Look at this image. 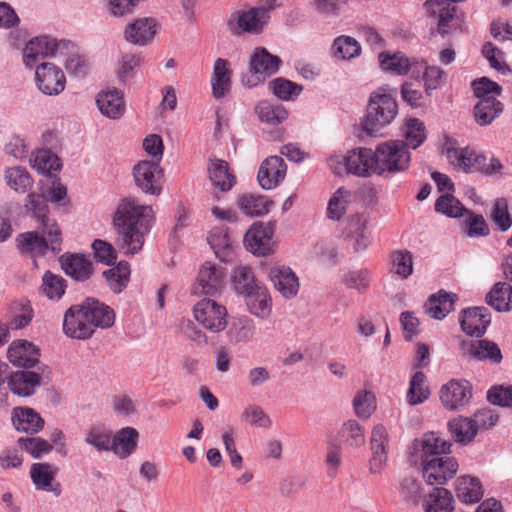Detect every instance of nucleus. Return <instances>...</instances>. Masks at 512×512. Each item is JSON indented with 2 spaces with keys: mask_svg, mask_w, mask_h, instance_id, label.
<instances>
[{
  "mask_svg": "<svg viewBox=\"0 0 512 512\" xmlns=\"http://www.w3.org/2000/svg\"><path fill=\"white\" fill-rule=\"evenodd\" d=\"M154 222L151 206L141 205L134 198L122 199L113 214L115 243L125 255L139 253Z\"/></svg>",
  "mask_w": 512,
  "mask_h": 512,
  "instance_id": "nucleus-1",
  "label": "nucleus"
},
{
  "mask_svg": "<svg viewBox=\"0 0 512 512\" xmlns=\"http://www.w3.org/2000/svg\"><path fill=\"white\" fill-rule=\"evenodd\" d=\"M38 231H28L17 235L16 247L23 255L30 257L44 256L48 251L58 254L62 250V231L56 220H43Z\"/></svg>",
  "mask_w": 512,
  "mask_h": 512,
  "instance_id": "nucleus-2",
  "label": "nucleus"
},
{
  "mask_svg": "<svg viewBox=\"0 0 512 512\" xmlns=\"http://www.w3.org/2000/svg\"><path fill=\"white\" fill-rule=\"evenodd\" d=\"M374 151V174L390 177L408 170L411 155L403 140H387L379 143Z\"/></svg>",
  "mask_w": 512,
  "mask_h": 512,
  "instance_id": "nucleus-3",
  "label": "nucleus"
},
{
  "mask_svg": "<svg viewBox=\"0 0 512 512\" xmlns=\"http://www.w3.org/2000/svg\"><path fill=\"white\" fill-rule=\"evenodd\" d=\"M398 112L395 99L379 88L370 95L367 114L362 121V128L371 137L389 125Z\"/></svg>",
  "mask_w": 512,
  "mask_h": 512,
  "instance_id": "nucleus-4",
  "label": "nucleus"
},
{
  "mask_svg": "<svg viewBox=\"0 0 512 512\" xmlns=\"http://www.w3.org/2000/svg\"><path fill=\"white\" fill-rule=\"evenodd\" d=\"M34 355L8 354V359L13 365L24 368V370L12 372L6 378L10 391L17 396L30 397L42 384L41 375L29 370L38 363V359Z\"/></svg>",
  "mask_w": 512,
  "mask_h": 512,
  "instance_id": "nucleus-5",
  "label": "nucleus"
},
{
  "mask_svg": "<svg viewBox=\"0 0 512 512\" xmlns=\"http://www.w3.org/2000/svg\"><path fill=\"white\" fill-rule=\"evenodd\" d=\"M270 18V8L251 7L248 10L235 11L227 20V27L234 36L244 33L259 34Z\"/></svg>",
  "mask_w": 512,
  "mask_h": 512,
  "instance_id": "nucleus-6",
  "label": "nucleus"
},
{
  "mask_svg": "<svg viewBox=\"0 0 512 512\" xmlns=\"http://www.w3.org/2000/svg\"><path fill=\"white\" fill-rule=\"evenodd\" d=\"M472 396L473 387L466 379H451L439 390L441 404L449 411L464 409L469 405Z\"/></svg>",
  "mask_w": 512,
  "mask_h": 512,
  "instance_id": "nucleus-7",
  "label": "nucleus"
},
{
  "mask_svg": "<svg viewBox=\"0 0 512 512\" xmlns=\"http://www.w3.org/2000/svg\"><path fill=\"white\" fill-rule=\"evenodd\" d=\"M193 314L199 324L213 332H220L227 325L226 307L213 299L204 298L197 302Z\"/></svg>",
  "mask_w": 512,
  "mask_h": 512,
  "instance_id": "nucleus-8",
  "label": "nucleus"
},
{
  "mask_svg": "<svg viewBox=\"0 0 512 512\" xmlns=\"http://www.w3.org/2000/svg\"><path fill=\"white\" fill-rule=\"evenodd\" d=\"M458 468L457 460L451 456L433 457L422 461L423 478L431 486L444 485L456 475Z\"/></svg>",
  "mask_w": 512,
  "mask_h": 512,
  "instance_id": "nucleus-9",
  "label": "nucleus"
},
{
  "mask_svg": "<svg viewBox=\"0 0 512 512\" xmlns=\"http://www.w3.org/2000/svg\"><path fill=\"white\" fill-rule=\"evenodd\" d=\"M135 184L144 193L159 195L162 191L163 170L154 160L139 161L133 167Z\"/></svg>",
  "mask_w": 512,
  "mask_h": 512,
  "instance_id": "nucleus-10",
  "label": "nucleus"
},
{
  "mask_svg": "<svg viewBox=\"0 0 512 512\" xmlns=\"http://www.w3.org/2000/svg\"><path fill=\"white\" fill-rule=\"evenodd\" d=\"M95 327L88 318L83 302L72 305L64 314V333L74 339L85 340L90 338Z\"/></svg>",
  "mask_w": 512,
  "mask_h": 512,
  "instance_id": "nucleus-11",
  "label": "nucleus"
},
{
  "mask_svg": "<svg viewBox=\"0 0 512 512\" xmlns=\"http://www.w3.org/2000/svg\"><path fill=\"white\" fill-rule=\"evenodd\" d=\"M280 63V58L270 54L267 49L256 48L249 63L253 75L248 80L243 79V83L249 87L256 86L259 81L278 72Z\"/></svg>",
  "mask_w": 512,
  "mask_h": 512,
  "instance_id": "nucleus-12",
  "label": "nucleus"
},
{
  "mask_svg": "<svg viewBox=\"0 0 512 512\" xmlns=\"http://www.w3.org/2000/svg\"><path fill=\"white\" fill-rule=\"evenodd\" d=\"M274 226L271 223H254L244 235L245 248L257 256H266L273 252Z\"/></svg>",
  "mask_w": 512,
  "mask_h": 512,
  "instance_id": "nucleus-13",
  "label": "nucleus"
},
{
  "mask_svg": "<svg viewBox=\"0 0 512 512\" xmlns=\"http://www.w3.org/2000/svg\"><path fill=\"white\" fill-rule=\"evenodd\" d=\"M225 277V271L221 266L207 261L198 270L195 292L210 296L217 295L225 285Z\"/></svg>",
  "mask_w": 512,
  "mask_h": 512,
  "instance_id": "nucleus-14",
  "label": "nucleus"
},
{
  "mask_svg": "<svg viewBox=\"0 0 512 512\" xmlns=\"http://www.w3.org/2000/svg\"><path fill=\"white\" fill-rule=\"evenodd\" d=\"M35 82L37 88L45 95H59L66 86L63 71L53 63L44 62L36 67Z\"/></svg>",
  "mask_w": 512,
  "mask_h": 512,
  "instance_id": "nucleus-15",
  "label": "nucleus"
},
{
  "mask_svg": "<svg viewBox=\"0 0 512 512\" xmlns=\"http://www.w3.org/2000/svg\"><path fill=\"white\" fill-rule=\"evenodd\" d=\"M389 446V433L383 424H377L373 427L370 437V449L372 456L369 460L370 472L378 474L384 467Z\"/></svg>",
  "mask_w": 512,
  "mask_h": 512,
  "instance_id": "nucleus-16",
  "label": "nucleus"
},
{
  "mask_svg": "<svg viewBox=\"0 0 512 512\" xmlns=\"http://www.w3.org/2000/svg\"><path fill=\"white\" fill-rule=\"evenodd\" d=\"M158 29L154 18L142 17L134 19L124 30V38L129 43L145 46L152 42Z\"/></svg>",
  "mask_w": 512,
  "mask_h": 512,
  "instance_id": "nucleus-17",
  "label": "nucleus"
},
{
  "mask_svg": "<svg viewBox=\"0 0 512 512\" xmlns=\"http://www.w3.org/2000/svg\"><path fill=\"white\" fill-rule=\"evenodd\" d=\"M286 163L279 156H270L260 165L257 179L259 185L266 190L277 187L285 178Z\"/></svg>",
  "mask_w": 512,
  "mask_h": 512,
  "instance_id": "nucleus-18",
  "label": "nucleus"
},
{
  "mask_svg": "<svg viewBox=\"0 0 512 512\" xmlns=\"http://www.w3.org/2000/svg\"><path fill=\"white\" fill-rule=\"evenodd\" d=\"M269 278L274 288L285 299H292L297 295L300 287L299 279L290 267H272L269 271Z\"/></svg>",
  "mask_w": 512,
  "mask_h": 512,
  "instance_id": "nucleus-19",
  "label": "nucleus"
},
{
  "mask_svg": "<svg viewBox=\"0 0 512 512\" xmlns=\"http://www.w3.org/2000/svg\"><path fill=\"white\" fill-rule=\"evenodd\" d=\"M491 322V316L485 307H474L462 311L461 329L469 336L481 337Z\"/></svg>",
  "mask_w": 512,
  "mask_h": 512,
  "instance_id": "nucleus-20",
  "label": "nucleus"
},
{
  "mask_svg": "<svg viewBox=\"0 0 512 512\" xmlns=\"http://www.w3.org/2000/svg\"><path fill=\"white\" fill-rule=\"evenodd\" d=\"M57 47V41L48 36H39L30 40L23 52L24 64L33 67L40 59L54 56Z\"/></svg>",
  "mask_w": 512,
  "mask_h": 512,
  "instance_id": "nucleus-21",
  "label": "nucleus"
},
{
  "mask_svg": "<svg viewBox=\"0 0 512 512\" xmlns=\"http://www.w3.org/2000/svg\"><path fill=\"white\" fill-rule=\"evenodd\" d=\"M57 468L49 463H34L30 469V477L37 490L52 492L59 496L61 485L55 481Z\"/></svg>",
  "mask_w": 512,
  "mask_h": 512,
  "instance_id": "nucleus-22",
  "label": "nucleus"
},
{
  "mask_svg": "<svg viewBox=\"0 0 512 512\" xmlns=\"http://www.w3.org/2000/svg\"><path fill=\"white\" fill-rule=\"evenodd\" d=\"M64 272L77 281L89 279L93 273V264L82 254L65 253L60 257Z\"/></svg>",
  "mask_w": 512,
  "mask_h": 512,
  "instance_id": "nucleus-23",
  "label": "nucleus"
},
{
  "mask_svg": "<svg viewBox=\"0 0 512 512\" xmlns=\"http://www.w3.org/2000/svg\"><path fill=\"white\" fill-rule=\"evenodd\" d=\"M346 156L350 174L359 177H368L374 174V151L372 149H353Z\"/></svg>",
  "mask_w": 512,
  "mask_h": 512,
  "instance_id": "nucleus-24",
  "label": "nucleus"
},
{
  "mask_svg": "<svg viewBox=\"0 0 512 512\" xmlns=\"http://www.w3.org/2000/svg\"><path fill=\"white\" fill-rule=\"evenodd\" d=\"M228 60L218 58L214 62L211 76L212 95L215 99L224 98L231 90L232 71Z\"/></svg>",
  "mask_w": 512,
  "mask_h": 512,
  "instance_id": "nucleus-25",
  "label": "nucleus"
},
{
  "mask_svg": "<svg viewBox=\"0 0 512 512\" xmlns=\"http://www.w3.org/2000/svg\"><path fill=\"white\" fill-rule=\"evenodd\" d=\"M83 305L95 328L107 329L113 326L115 312L110 306L94 298L85 299Z\"/></svg>",
  "mask_w": 512,
  "mask_h": 512,
  "instance_id": "nucleus-26",
  "label": "nucleus"
},
{
  "mask_svg": "<svg viewBox=\"0 0 512 512\" xmlns=\"http://www.w3.org/2000/svg\"><path fill=\"white\" fill-rule=\"evenodd\" d=\"M457 299L456 294L440 290L438 293L432 294L425 302V313L434 319L441 320L454 309Z\"/></svg>",
  "mask_w": 512,
  "mask_h": 512,
  "instance_id": "nucleus-27",
  "label": "nucleus"
},
{
  "mask_svg": "<svg viewBox=\"0 0 512 512\" xmlns=\"http://www.w3.org/2000/svg\"><path fill=\"white\" fill-rule=\"evenodd\" d=\"M96 103L102 115L109 119H119L125 112L123 94L116 89L98 93Z\"/></svg>",
  "mask_w": 512,
  "mask_h": 512,
  "instance_id": "nucleus-28",
  "label": "nucleus"
},
{
  "mask_svg": "<svg viewBox=\"0 0 512 512\" xmlns=\"http://www.w3.org/2000/svg\"><path fill=\"white\" fill-rule=\"evenodd\" d=\"M138 431L133 427H124L111 436V449L115 455L124 459L130 456L137 447Z\"/></svg>",
  "mask_w": 512,
  "mask_h": 512,
  "instance_id": "nucleus-29",
  "label": "nucleus"
},
{
  "mask_svg": "<svg viewBox=\"0 0 512 512\" xmlns=\"http://www.w3.org/2000/svg\"><path fill=\"white\" fill-rule=\"evenodd\" d=\"M226 336L228 342L233 345L249 342L255 333V325L252 319L242 316L233 317L227 321Z\"/></svg>",
  "mask_w": 512,
  "mask_h": 512,
  "instance_id": "nucleus-30",
  "label": "nucleus"
},
{
  "mask_svg": "<svg viewBox=\"0 0 512 512\" xmlns=\"http://www.w3.org/2000/svg\"><path fill=\"white\" fill-rule=\"evenodd\" d=\"M12 421L18 431L31 434L39 432L44 426L40 414L28 407L15 408Z\"/></svg>",
  "mask_w": 512,
  "mask_h": 512,
  "instance_id": "nucleus-31",
  "label": "nucleus"
},
{
  "mask_svg": "<svg viewBox=\"0 0 512 512\" xmlns=\"http://www.w3.org/2000/svg\"><path fill=\"white\" fill-rule=\"evenodd\" d=\"M455 492L459 501L466 504L477 503L483 497V489L480 480L471 476L458 477Z\"/></svg>",
  "mask_w": 512,
  "mask_h": 512,
  "instance_id": "nucleus-32",
  "label": "nucleus"
},
{
  "mask_svg": "<svg viewBox=\"0 0 512 512\" xmlns=\"http://www.w3.org/2000/svg\"><path fill=\"white\" fill-rule=\"evenodd\" d=\"M208 171L212 185L220 191H229L234 186L235 176L229 171V165L226 161L221 159L210 160Z\"/></svg>",
  "mask_w": 512,
  "mask_h": 512,
  "instance_id": "nucleus-33",
  "label": "nucleus"
},
{
  "mask_svg": "<svg viewBox=\"0 0 512 512\" xmlns=\"http://www.w3.org/2000/svg\"><path fill=\"white\" fill-rule=\"evenodd\" d=\"M112 431L104 424H93L84 432V442L95 451L102 453L111 449Z\"/></svg>",
  "mask_w": 512,
  "mask_h": 512,
  "instance_id": "nucleus-34",
  "label": "nucleus"
},
{
  "mask_svg": "<svg viewBox=\"0 0 512 512\" xmlns=\"http://www.w3.org/2000/svg\"><path fill=\"white\" fill-rule=\"evenodd\" d=\"M503 111V104L496 97L479 99L474 106V117L477 124L486 126L497 118Z\"/></svg>",
  "mask_w": 512,
  "mask_h": 512,
  "instance_id": "nucleus-35",
  "label": "nucleus"
},
{
  "mask_svg": "<svg viewBox=\"0 0 512 512\" xmlns=\"http://www.w3.org/2000/svg\"><path fill=\"white\" fill-rule=\"evenodd\" d=\"M249 311L257 317L265 318L271 312V298L266 287L258 286L246 296Z\"/></svg>",
  "mask_w": 512,
  "mask_h": 512,
  "instance_id": "nucleus-36",
  "label": "nucleus"
},
{
  "mask_svg": "<svg viewBox=\"0 0 512 512\" xmlns=\"http://www.w3.org/2000/svg\"><path fill=\"white\" fill-rule=\"evenodd\" d=\"M237 204L244 214L253 217L267 214L273 202L263 195L243 194L239 196Z\"/></svg>",
  "mask_w": 512,
  "mask_h": 512,
  "instance_id": "nucleus-37",
  "label": "nucleus"
},
{
  "mask_svg": "<svg viewBox=\"0 0 512 512\" xmlns=\"http://www.w3.org/2000/svg\"><path fill=\"white\" fill-rule=\"evenodd\" d=\"M448 428L457 442L470 443L477 435V427L472 417L459 416L448 422Z\"/></svg>",
  "mask_w": 512,
  "mask_h": 512,
  "instance_id": "nucleus-38",
  "label": "nucleus"
},
{
  "mask_svg": "<svg viewBox=\"0 0 512 512\" xmlns=\"http://www.w3.org/2000/svg\"><path fill=\"white\" fill-rule=\"evenodd\" d=\"M207 240L215 255L219 259L227 261L228 257L232 253L231 239L228 235L227 228L214 227L210 231Z\"/></svg>",
  "mask_w": 512,
  "mask_h": 512,
  "instance_id": "nucleus-39",
  "label": "nucleus"
},
{
  "mask_svg": "<svg viewBox=\"0 0 512 512\" xmlns=\"http://www.w3.org/2000/svg\"><path fill=\"white\" fill-rule=\"evenodd\" d=\"M486 302L497 311H508L512 305V286L506 282L496 283L486 295Z\"/></svg>",
  "mask_w": 512,
  "mask_h": 512,
  "instance_id": "nucleus-40",
  "label": "nucleus"
},
{
  "mask_svg": "<svg viewBox=\"0 0 512 512\" xmlns=\"http://www.w3.org/2000/svg\"><path fill=\"white\" fill-rule=\"evenodd\" d=\"M450 448L451 443L434 432L426 433L422 439V451L425 459L448 456Z\"/></svg>",
  "mask_w": 512,
  "mask_h": 512,
  "instance_id": "nucleus-41",
  "label": "nucleus"
},
{
  "mask_svg": "<svg viewBox=\"0 0 512 512\" xmlns=\"http://www.w3.org/2000/svg\"><path fill=\"white\" fill-rule=\"evenodd\" d=\"M108 286L114 293H120L129 282L130 266L125 261H120L116 266L103 272Z\"/></svg>",
  "mask_w": 512,
  "mask_h": 512,
  "instance_id": "nucleus-42",
  "label": "nucleus"
},
{
  "mask_svg": "<svg viewBox=\"0 0 512 512\" xmlns=\"http://www.w3.org/2000/svg\"><path fill=\"white\" fill-rule=\"evenodd\" d=\"M425 512H452L454 510V498L452 493L445 488H436L429 495V500L424 503Z\"/></svg>",
  "mask_w": 512,
  "mask_h": 512,
  "instance_id": "nucleus-43",
  "label": "nucleus"
},
{
  "mask_svg": "<svg viewBox=\"0 0 512 512\" xmlns=\"http://www.w3.org/2000/svg\"><path fill=\"white\" fill-rule=\"evenodd\" d=\"M259 119L269 125H278L288 116L287 110L281 104H274L269 101H261L255 107Z\"/></svg>",
  "mask_w": 512,
  "mask_h": 512,
  "instance_id": "nucleus-44",
  "label": "nucleus"
},
{
  "mask_svg": "<svg viewBox=\"0 0 512 512\" xmlns=\"http://www.w3.org/2000/svg\"><path fill=\"white\" fill-rule=\"evenodd\" d=\"M231 284L235 291L243 296L251 293L252 290L259 286L249 266L235 268L231 276Z\"/></svg>",
  "mask_w": 512,
  "mask_h": 512,
  "instance_id": "nucleus-45",
  "label": "nucleus"
},
{
  "mask_svg": "<svg viewBox=\"0 0 512 512\" xmlns=\"http://www.w3.org/2000/svg\"><path fill=\"white\" fill-rule=\"evenodd\" d=\"M339 436L347 446L354 449L360 448L365 444L364 429L353 419H349L342 424Z\"/></svg>",
  "mask_w": 512,
  "mask_h": 512,
  "instance_id": "nucleus-46",
  "label": "nucleus"
},
{
  "mask_svg": "<svg viewBox=\"0 0 512 512\" xmlns=\"http://www.w3.org/2000/svg\"><path fill=\"white\" fill-rule=\"evenodd\" d=\"M32 167L42 174H49L51 171H58L61 168L60 159L56 154L47 149H38L30 159Z\"/></svg>",
  "mask_w": 512,
  "mask_h": 512,
  "instance_id": "nucleus-47",
  "label": "nucleus"
},
{
  "mask_svg": "<svg viewBox=\"0 0 512 512\" xmlns=\"http://www.w3.org/2000/svg\"><path fill=\"white\" fill-rule=\"evenodd\" d=\"M430 390L426 385V375L417 371L410 379L407 392V401L410 405H417L429 398Z\"/></svg>",
  "mask_w": 512,
  "mask_h": 512,
  "instance_id": "nucleus-48",
  "label": "nucleus"
},
{
  "mask_svg": "<svg viewBox=\"0 0 512 512\" xmlns=\"http://www.w3.org/2000/svg\"><path fill=\"white\" fill-rule=\"evenodd\" d=\"M5 179L10 188L20 193H25L33 185L29 172L19 166L8 168L5 171Z\"/></svg>",
  "mask_w": 512,
  "mask_h": 512,
  "instance_id": "nucleus-49",
  "label": "nucleus"
},
{
  "mask_svg": "<svg viewBox=\"0 0 512 512\" xmlns=\"http://www.w3.org/2000/svg\"><path fill=\"white\" fill-rule=\"evenodd\" d=\"M379 60L384 70L397 75L407 74L411 66L410 60L402 52H397L392 55L381 53Z\"/></svg>",
  "mask_w": 512,
  "mask_h": 512,
  "instance_id": "nucleus-50",
  "label": "nucleus"
},
{
  "mask_svg": "<svg viewBox=\"0 0 512 512\" xmlns=\"http://www.w3.org/2000/svg\"><path fill=\"white\" fill-rule=\"evenodd\" d=\"M476 151L472 148H451L447 150L449 162L458 170L472 172Z\"/></svg>",
  "mask_w": 512,
  "mask_h": 512,
  "instance_id": "nucleus-51",
  "label": "nucleus"
},
{
  "mask_svg": "<svg viewBox=\"0 0 512 512\" xmlns=\"http://www.w3.org/2000/svg\"><path fill=\"white\" fill-rule=\"evenodd\" d=\"M333 53L344 60L352 59L360 54V44L353 37L342 35L334 40Z\"/></svg>",
  "mask_w": 512,
  "mask_h": 512,
  "instance_id": "nucleus-52",
  "label": "nucleus"
},
{
  "mask_svg": "<svg viewBox=\"0 0 512 512\" xmlns=\"http://www.w3.org/2000/svg\"><path fill=\"white\" fill-rule=\"evenodd\" d=\"M466 208L452 194L441 195L435 202V211L448 217L457 218L464 216Z\"/></svg>",
  "mask_w": 512,
  "mask_h": 512,
  "instance_id": "nucleus-53",
  "label": "nucleus"
},
{
  "mask_svg": "<svg viewBox=\"0 0 512 512\" xmlns=\"http://www.w3.org/2000/svg\"><path fill=\"white\" fill-rule=\"evenodd\" d=\"M65 280L50 271H46L42 278L41 290L49 299H60L65 293Z\"/></svg>",
  "mask_w": 512,
  "mask_h": 512,
  "instance_id": "nucleus-54",
  "label": "nucleus"
},
{
  "mask_svg": "<svg viewBox=\"0 0 512 512\" xmlns=\"http://www.w3.org/2000/svg\"><path fill=\"white\" fill-rule=\"evenodd\" d=\"M404 136V143L407 145V149L418 148L426 139V131L423 122L416 118L409 119L406 124Z\"/></svg>",
  "mask_w": 512,
  "mask_h": 512,
  "instance_id": "nucleus-55",
  "label": "nucleus"
},
{
  "mask_svg": "<svg viewBox=\"0 0 512 512\" xmlns=\"http://www.w3.org/2000/svg\"><path fill=\"white\" fill-rule=\"evenodd\" d=\"M47 197L44 194L30 193L27 196L25 208L28 212H31L39 222V226H43V220H52L47 216L48 204Z\"/></svg>",
  "mask_w": 512,
  "mask_h": 512,
  "instance_id": "nucleus-56",
  "label": "nucleus"
},
{
  "mask_svg": "<svg viewBox=\"0 0 512 512\" xmlns=\"http://www.w3.org/2000/svg\"><path fill=\"white\" fill-rule=\"evenodd\" d=\"M349 196V191L342 187L335 191L328 202L327 216L329 219L339 220L345 214Z\"/></svg>",
  "mask_w": 512,
  "mask_h": 512,
  "instance_id": "nucleus-57",
  "label": "nucleus"
},
{
  "mask_svg": "<svg viewBox=\"0 0 512 512\" xmlns=\"http://www.w3.org/2000/svg\"><path fill=\"white\" fill-rule=\"evenodd\" d=\"M273 93L282 100H292L294 97L299 95L302 91V86L279 77L269 83Z\"/></svg>",
  "mask_w": 512,
  "mask_h": 512,
  "instance_id": "nucleus-58",
  "label": "nucleus"
},
{
  "mask_svg": "<svg viewBox=\"0 0 512 512\" xmlns=\"http://www.w3.org/2000/svg\"><path fill=\"white\" fill-rule=\"evenodd\" d=\"M18 445L33 458H40L43 454H47L52 450L49 442L39 437H20Z\"/></svg>",
  "mask_w": 512,
  "mask_h": 512,
  "instance_id": "nucleus-59",
  "label": "nucleus"
},
{
  "mask_svg": "<svg viewBox=\"0 0 512 512\" xmlns=\"http://www.w3.org/2000/svg\"><path fill=\"white\" fill-rule=\"evenodd\" d=\"M242 419L252 426L268 429L272 426V420L264 410L254 404L245 407L242 413Z\"/></svg>",
  "mask_w": 512,
  "mask_h": 512,
  "instance_id": "nucleus-60",
  "label": "nucleus"
},
{
  "mask_svg": "<svg viewBox=\"0 0 512 512\" xmlns=\"http://www.w3.org/2000/svg\"><path fill=\"white\" fill-rule=\"evenodd\" d=\"M465 219V232L469 237L487 236L490 232L489 227L482 215L474 214L466 210L464 213Z\"/></svg>",
  "mask_w": 512,
  "mask_h": 512,
  "instance_id": "nucleus-61",
  "label": "nucleus"
},
{
  "mask_svg": "<svg viewBox=\"0 0 512 512\" xmlns=\"http://www.w3.org/2000/svg\"><path fill=\"white\" fill-rule=\"evenodd\" d=\"M342 464L341 447L331 438L328 440L325 458L326 472L329 478H335Z\"/></svg>",
  "mask_w": 512,
  "mask_h": 512,
  "instance_id": "nucleus-62",
  "label": "nucleus"
},
{
  "mask_svg": "<svg viewBox=\"0 0 512 512\" xmlns=\"http://www.w3.org/2000/svg\"><path fill=\"white\" fill-rule=\"evenodd\" d=\"M370 280L371 275L367 269L349 271L343 276V282L346 287L356 289L360 293L367 290Z\"/></svg>",
  "mask_w": 512,
  "mask_h": 512,
  "instance_id": "nucleus-63",
  "label": "nucleus"
},
{
  "mask_svg": "<svg viewBox=\"0 0 512 512\" xmlns=\"http://www.w3.org/2000/svg\"><path fill=\"white\" fill-rule=\"evenodd\" d=\"M392 258V271L403 277L407 278L413 271L412 255L409 251H395L391 255Z\"/></svg>",
  "mask_w": 512,
  "mask_h": 512,
  "instance_id": "nucleus-64",
  "label": "nucleus"
}]
</instances>
